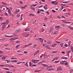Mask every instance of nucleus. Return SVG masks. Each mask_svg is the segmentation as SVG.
Listing matches in <instances>:
<instances>
[{
    "label": "nucleus",
    "instance_id": "4c0bfd02",
    "mask_svg": "<svg viewBox=\"0 0 73 73\" xmlns=\"http://www.w3.org/2000/svg\"><path fill=\"white\" fill-rule=\"evenodd\" d=\"M6 73H12V72H10L9 71H6Z\"/></svg>",
    "mask_w": 73,
    "mask_h": 73
},
{
    "label": "nucleus",
    "instance_id": "ddd939ff",
    "mask_svg": "<svg viewBox=\"0 0 73 73\" xmlns=\"http://www.w3.org/2000/svg\"><path fill=\"white\" fill-rule=\"evenodd\" d=\"M30 30H31L30 29H25V31H30Z\"/></svg>",
    "mask_w": 73,
    "mask_h": 73
},
{
    "label": "nucleus",
    "instance_id": "a878e982",
    "mask_svg": "<svg viewBox=\"0 0 73 73\" xmlns=\"http://www.w3.org/2000/svg\"><path fill=\"white\" fill-rule=\"evenodd\" d=\"M29 16H35V15H34L32 14H31L29 15Z\"/></svg>",
    "mask_w": 73,
    "mask_h": 73
},
{
    "label": "nucleus",
    "instance_id": "864d4df0",
    "mask_svg": "<svg viewBox=\"0 0 73 73\" xmlns=\"http://www.w3.org/2000/svg\"><path fill=\"white\" fill-rule=\"evenodd\" d=\"M17 62V60H14V62Z\"/></svg>",
    "mask_w": 73,
    "mask_h": 73
},
{
    "label": "nucleus",
    "instance_id": "2f4dec72",
    "mask_svg": "<svg viewBox=\"0 0 73 73\" xmlns=\"http://www.w3.org/2000/svg\"><path fill=\"white\" fill-rule=\"evenodd\" d=\"M70 44H71V41H69L68 42V46H70Z\"/></svg>",
    "mask_w": 73,
    "mask_h": 73
},
{
    "label": "nucleus",
    "instance_id": "4468645a",
    "mask_svg": "<svg viewBox=\"0 0 73 73\" xmlns=\"http://www.w3.org/2000/svg\"><path fill=\"white\" fill-rule=\"evenodd\" d=\"M12 35L9 36L6 35H5V36L6 37H12Z\"/></svg>",
    "mask_w": 73,
    "mask_h": 73
},
{
    "label": "nucleus",
    "instance_id": "412c9836",
    "mask_svg": "<svg viewBox=\"0 0 73 73\" xmlns=\"http://www.w3.org/2000/svg\"><path fill=\"white\" fill-rule=\"evenodd\" d=\"M20 45V44H19L18 45H17L16 46V48H19V46Z\"/></svg>",
    "mask_w": 73,
    "mask_h": 73
},
{
    "label": "nucleus",
    "instance_id": "393cba45",
    "mask_svg": "<svg viewBox=\"0 0 73 73\" xmlns=\"http://www.w3.org/2000/svg\"><path fill=\"white\" fill-rule=\"evenodd\" d=\"M62 3H69V1H66V2H62Z\"/></svg>",
    "mask_w": 73,
    "mask_h": 73
},
{
    "label": "nucleus",
    "instance_id": "680f3d73",
    "mask_svg": "<svg viewBox=\"0 0 73 73\" xmlns=\"http://www.w3.org/2000/svg\"><path fill=\"white\" fill-rule=\"evenodd\" d=\"M3 7H4V6H2V5H1V6H0V8H3Z\"/></svg>",
    "mask_w": 73,
    "mask_h": 73
},
{
    "label": "nucleus",
    "instance_id": "4be33fe9",
    "mask_svg": "<svg viewBox=\"0 0 73 73\" xmlns=\"http://www.w3.org/2000/svg\"><path fill=\"white\" fill-rule=\"evenodd\" d=\"M9 67H11V68H13L14 67L13 65H9Z\"/></svg>",
    "mask_w": 73,
    "mask_h": 73
},
{
    "label": "nucleus",
    "instance_id": "5701e85b",
    "mask_svg": "<svg viewBox=\"0 0 73 73\" xmlns=\"http://www.w3.org/2000/svg\"><path fill=\"white\" fill-rule=\"evenodd\" d=\"M57 33H58V32L57 31H55L54 32V35H56Z\"/></svg>",
    "mask_w": 73,
    "mask_h": 73
},
{
    "label": "nucleus",
    "instance_id": "c85d7f7f",
    "mask_svg": "<svg viewBox=\"0 0 73 73\" xmlns=\"http://www.w3.org/2000/svg\"><path fill=\"white\" fill-rule=\"evenodd\" d=\"M5 61H7V63H9V62H10V60H5Z\"/></svg>",
    "mask_w": 73,
    "mask_h": 73
},
{
    "label": "nucleus",
    "instance_id": "a211bd4d",
    "mask_svg": "<svg viewBox=\"0 0 73 73\" xmlns=\"http://www.w3.org/2000/svg\"><path fill=\"white\" fill-rule=\"evenodd\" d=\"M8 12L9 14H10V16H11V15H12V14H11V12L10 11H8Z\"/></svg>",
    "mask_w": 73,
    "mask_h": 73
},
{
    "label": "nucleus",
    "instance_id": "0e129e2a",
    "mask_svg": "<svg viewBox=\"0 0 73 73\" xmlns=\"http://www.w3.org/2000/svg\"><path fill=\"white\" fill-rule=\"evenodd\" d=\"M60 64H61L62 65H64V63L63 62L61 63V62H60Z\"/></svg>",
    "mask_w": 73,
    "mask_h": 73
},
{
    "label": "nucleus",
    "instance_id": "774afa93",
    "mask_svg": "<svg viewBox=\"0 0 73 73\" xmlns=\"http://www.w3.org/2000/svg\"><path fill=\"white\" fill-rule=\"evenodd\" d=\"M70 60H72V56H71L70 57Z\"/></svg>",
    "mask_w": 73,
    "mask_h": 73
},
{
    "label": "nucleus",
    "instance_id": "09e8293b",
    "mask_svg": "<svg viewBox=\"0 0 73 73\" xmlns=\"http://www.w3.org/2000/svg\"><path fill=\"white\" fill-rule=\"evenodd\" d=\"M40 13V11H38L37 12V14H39Z\"/></svg>",
    "mask_w": 73,
    "mask_h": 73
},
{
    "label": "nucleus",
    "instance_id": "dca6fc26",
    "mask_svg": "<svg viewBox=\"0 0 73 73\" xmlns=\"http://www.w3.org/2000/svg\"><path fill=\"white\" fill-rule=\"evenodd\" d=\"M55 28H60V26H56L55 27Z\"/></svg>",
    "mask_w": 73,
    "mask_h": 73
},
{
    "label": "nucleus",
    "instance_id": "052dcab7",
    "mask_svg": "<svg viewBox=\"0 0 73 73\" xmlns=\"http://www.w3.org/2000/svg\"><path fill=\"white\" fill-rule=\"evenodd\" d=\"M57 42V44H60V43H61V42Z\"/></svg>",
    "mask_w": 73,
    "mask_h": 73
},
{
    "label": "nucleus",
    "instance_id": "4d7b16f0",
    "mask_svg": "<svg viewBox=\"0 0 73 73\" xmlns=\"http://www.w3.org/2000/svg\"><path fill=\"white\" fill-rule=\"evenodd\" d=\"M20 42V41H17L15 42L16 43H18V42Z\"/></svg>",
    "mask_w": 73,
    "mask_h": 73
},
{
    "label": "nucleus",
    "instance_id": "69168bd1",
    "mask_svg": "<svg viewBox=\"0 0 73 73\" xmlns=\"http://www.w3.org/2000/svg\"><path fill=\"white\" fill-rule=\"evenodd\" d=\"M42 6H43L42 5H41V6H40L38 7L39 8H41V7H42Z\"/></svg>",
    "mask_w": 73,
    "mask_h": 73
},
{
    "label": "nucleus",
    "instance_id": "cd10ccee",
    "mask_svg": "<svg viewBox=\"0 0 73 73\" xmlns=\"http://www.w3.org/2000/svg\"><path fill=\"white\" fill-rule=\"evenodd\" d=\"M25 66H27L28 67V63L27 62L26 64H25Z\"/></svg>",
    "mask_w": 73,
    "mask_h": 73
},
{
    "label": "nucleus",
    "instance_id": "6ab92c4d",
    "mask_svg": "<svg viewBox=\"0 0 73 73\" xmlns=\"http://www.w3.org/2000/svg\"><path fill=\"white\" fill-rule=\"evenodd\" d=\"M37 46V44H35L33 46V48H36V46Z\"/></svg>",
    "mask_w": 73,
    "mask_h": 73
},
{
    "label": "nucleus",
    "instance_id": "b1692460",
    "mask_svg": "<svg viewBox=\"0 0 73 73\" xmlns=\"http://www.w3.org/2000/svg\"><path fill=\"white\" fill-rule=\"evenodd\" d=\"M51 2L52 4H54L56 3V1H52Z\"/></svg>",
    "mask_w": 73,
    "mask_h": 73
},
{
    "label": "nucleus",
    "instance_id": "6e6552de",
    "mask_svg": "<svg viewBox=\"0 0 73 73\" xmlns=\"http://www.w3.org/2000/svg\"><path fill=\"white\" fill-rule=\"evenodd\" d=\"M2 30H3V29H4V28H5V27H6V25H2Z\"/></svg>",
    "mask_w": 73,
    "mask_h": 73
},
{
    "label": "nucleus",
    "instance_id": "e2e57ef3",
    "mask_svg": "<svg viewBox=\"0 0 73 73\" xmlns=\"http://www.w3.org/2000/svg\"><path fill=\"white\" fill-rule=\"evenodd\" d=\"M65 46H66V47H67L68 46V45L66 44H65Z\"/></svg>",
    "mask_w": 73,
    "mask_h": 73
},
{
    "label": "nucleus",
    "instance_id": "ea45409f",
    "mask_svg": "<svg viewBox=\"0 0 73 73\" xmlns=\"http://www.w3.org/2000/svg\"><path fill=\"white\" fill-rule=\"evenodd\" d=\"M60 62V61H55L54 62H55V63H58V62Z\"/></svg>",
    "mask_w": 73,
    "mask_h": 73
},
{
    "label": "nucleus",
    "instance_id": "7ed1b4c3",
    "mask_svg": "<svg viewBox=\"0 0 73 73\" xmlns=\"http://www.w3.org/2000/svg\"><path fill=\"white\" fill-rule=\"evenodd\" d=\"M23 35L25 37H28V36H29V34L28 33H24Z\"/></svg>",
    "mask_w": 73,
    "mask_h": 73
},
{
    "label": "nucleus",
    "instance_id": "3c124183",
    "mask_svg": "<svg viewBox=\"0 0 73 73\" xmlns=\"http://www.w3.org/2000/svg\"><path fill=\"white\" fill-rule=\"evenodd\" d=\"M29 46V45H25L24 46H25V47H27V46Z\"/></svg>",
    "mask_w": 73,
    "mask_h": 73
},
{
    "label": "nucleus",
    "instance_id": "39448f33",
    "mask_svg": "<svg viewBox=\"0 0 73 73\" xmlns=\"http://www.w3.org/2000/svg\"><path fill=\"white\" fill-rule=\"evenodd\" d=\"M57 70H59V71H61L62 70V68L59 67H58L57 69Z\"/></svg>",
    "mask_w": 73,
    "mask_h": 73
},
{
    "label": "nucleus",
    "instance_id": "603ef678",
    "mask_svg": "<svg viewBox=\"0 0 73 73\" xmlns=\"http://www.w3.org/2000/svg\"><path fill=\"white\" fill-rule=\"evenodd\" d=\"M59 58L58 57H56V60H58V59H59Z\"/></svg>",
    "mask_w": 73,
    "mask_h": 73
},
{
    "label": "nucleus",
    "instance_id": "a18cd8bd",
    "mask_svg": "<svg viewBox=\"0 0 73 73\" xmlns=\"http://www.w3.org/2000/svg\"><path fill=\"white\" fill-rule=\"evenodd\" d=\"M18 32H20L21 30L20 29H18L17 30Z\"/></svg>",
    "mask_w": 73,
    "mask_h": 73
},
{
    "label": "nucleus",
    "instance_id": "c03bdc74",
    "mask_svg": "<svg viewBox=\"0 0 73 73\" xmlns=\"http://www.w3.org/2000/svg\"><path fill=\"white\" fill-rule=\"evenodd\" d=\"M62 11L64 12H66V9H64V10H63Z\"/></svg>",
    "mask_w": 73,
    "mask_h": 73
},
{
    "label": "nucleus",
    "instance_id": "58836bf2",
    "mask_svg": "<svg viewBox=\"0 0 73 73\" xmlns=\"http://www.w3.org/2000/svg\"><path fill=\"white\" fill-rule=\"evenodd\" d=\"M23 53L24 54H27V53H28V52L27 51H24Z\"/></svg>",
    "mask_w": 73,
    "mask_h": 73
},
{
    "label": "nucleus",
    "instance_id": "2eb2a0df",
    "mask_svg": "<svg viewBox=\"0 0 73 73\" xmlns=\"http://www.w3.org/2000/svg\"><path fill=\"white\" fill-rule=\"evenodd\" d=\"M63 45H64V43H62L60 44V47H62L63 46Z\"/></svg>",
    "mask_w": 73,
    "mask_h": 73
},
{
    "label": "nucleus",
    "instance_id": "1a4fd4ad",
    "mask_svg": "<svg viewBox=\"0 0 73 73\" xmlns=\"http://www.w3.org/2000/svg\"><path fill=\"white\" fill-rule=\"evenodd\" d=\"M53 27H50V32H52V31H53Z\"/></svg>",
    "mask_w": 73,
    "mask_h": 73
},
{
    "label": "nucleus",
    "instance_id": "13d9d810",
    "mask_svg": "<svg viewBox=\"0 0 73 73\" xmlns=\"http://www.w3.org/2000/svg\"><path fill=\"white\" fill-rule=\"evenodd\" d=\"M58 2H56L54 4V5H57V4H58Z\"/></svg>",
    "mask_w": 73,
    "mask_h": 73
},
{
    "label": "nucleus",
    "instance_id": "338daca9",
    "mask_svg": "<svg viewBox=\"0 0 73 73\" xmlns=\"http://www.w3.org/2000/svg\"><path fill=\"white\" fill-rule=\"evenodd\" d=\"M27 6H28V5H25V6L24 7L25 8H26V7H27Z\"/></svg>",
    "mask_w": 73,
    "mask_h": 73
},
{
    "label": "nucleus",
    "instance_id": "5fc2aeb1",
    "mask_svg": "<svg viewBox=\"0 0 73 73\" xmlns=\"http://www.w3.org/2000/svg\"><path fill=\"white\" fill-rule=\"evenodd\" d=\"M15 36V34H13V35H12V36H11L12 37H13V36Z\"/></svg>",
    "mask_w": 73,
    "mask_h": 73
},
{
    "label": "nucleus",
    "instance_id": "f257e3e1",
    "mask_svg": "<svg viewBox=\"0 0 73 73\" xmlns=\"http://www.w3.org/2000/svg\"><path fill=\"white\" fill-rule=\"evenodd\" d=\"M52 42V41L51 40H50L47 43H46L45 45V48H47V47H48L50 45V44Z\"/></svg>",
    "mask_w": 73,
    "mask_h": 73
},
{
    "label": "nucleus",
    "instance_id": "f704fd0d",
    "mask_svg": "<svg viewBox=\"0 0 73 73\" xmlns=\"http://www.w3.org/2000/svg\"><path fill=\"white\" fill-rule=\"evenodd\" d=\"M5 15H6V16H8V14L7 13H5Z\"/></svg>",
    "mask_w": 73,
    "mask_h": 73
},
{
    "label": "nucleus",
    "instance_id": "aec40b11",
    "mask_svg": "<svg viewBox=\"0 0 73 73\" xmlns=\"http://www.w3.org/2000/svg\"><path fill=\"white\" fill-rule=\"evenodd\" d=\"M29 66H31V67H33L32 66V64L31 63V62H29Z\"/></svg>",
    "mask_w": 73,
    "mask_h": 73
},
{
    "label": "nucleus",
    "instance_id": "8fccbe9b",
    "mask_svg": "<svg viewBox=\"0 0 73 73\" xmlns=\"http://www.w3.org/2000/svg\"><path fill=\"white\" fill-rule=\"evenodd\" d=\"M54 68H52L51 69V70H54Z\"/></svg>",
    "mask_w": 73,
    "mask_h": 73
},
{
    "label": "nucleus",
    "instance_id": "bf43d9fd",
    "mask_svg": "<svg viewBox=\"0 0 73 73\" xmlns=\"http://www.w3.org/2000/svg\"><path fill=\"white\" fill-rule=\"evenodd\" d=\"M0 20H3V18L1 17H0Z\"/></svg>",
    "mask_w": 73,
    "mask_h": 73
},
{
    "label": "nucleus",
    "instance_id": "0eeeda50",
    "mask_svg": "<svg viewBox=\"0 0 73 73\" xmlns=\"http://www.w3.org/2000/svg\"><path fill=\"white\" fill-rule=\"evenodd\" d=\"M41 65H42V66H44V67H46H46H48L49 66H48V65L46 64H41Z\"/></svg>",
    "mask_w": 73,
    "mask_h": 73
},
{
    "label": "nucleus",
    "instance_id": "c9c22d12",
    "mask_svg": "<svg viewBox=\"0 0 73 73\" xmlns=\"http://www.w3.org/2000/svg\"><path fill=\"white\" fill-rule=\"evenodd\" d=\"M30 8H31V9H33L34 11H35V8H33V7H31Z\"/></svg>",
    "mask_w": 73,
    "mask_h": 73
},
{
    "label": "nucleus",
    "instance_id": "20e7f679",
    "mask_svg": "<svg viewBox=\"0 0 73 73\" xmlns=\"http://www.w3.org/2000/svg\"><path fill=\"white\" fill-rule=\"evenodd\" d=\"M48 5H46L43 6V8L45 9H48Z\"/></svg>",
    "mask_w": 73,
    "mask_h": 73
},
{
    "label": "nucleus",
    "instance_id": "e433bc0d",
    "mask_svg": "<svg viewBox=\"0 0 73 73\" xmlns=\"http://www.w3.org/2000/svg\"><path fill=\"white\" fill-rule=\"evenodd\" d=\"M40 11H41V12H44V10H43V9H38Z\"/></svg>",
    "mask_w": 73,
    "mask_h": 73
},
{
    "label": "nucleus",
    "instance_id": "9b49d317",
    "mask_svg": "<svg viewBox=\"0 0 73 73\" xmlns=\"http://www.w3.org/2000/svg\"><path fill=\"white\" fill-rule=\"evenodd\" d=\"M57 45L56 43H55L53 44L52 45V47H54V46H56Z\"/></svg>",
    "mask_w": 73,
    "mask_h": 73
},
{
    "label": "nucleus",
    "instance_id": "bb28decb",
    "mask_svg": "<svg viewBox=\"0 0 73 73\" xmlns=\"http://www.w3.org/2000/svg\"><path fill=\"white\" fill-rule=\"evenodd\" d=\"M3 69L5 70H9V68H3Z\"/></svg>",
    "mask_w": 73,
    "mask_h": 73
},
{
    "label": "nucleus",
    "instance_id": "f03ea898",
    "mask_svg": "<svg viewBox=\"0 0 73 73\" xmlns=\"http://www.w3.org/2000/svg\"><path fill=\"white\" fill-rule=\"evenodd\" d=\"M9 22V21L8 20H6L5 22V23H2V25H5V24H8Z\"/></svg>",
    "mask_w": 73,
    "mask_h": 73
},
{
    "label": "nucleus",
    "instance_id": "6e6d98bb",
    "mask_svg": "<svg viewBox=\"0 0 73 73\" xmlns=\"http://www.w3.org/2000/svg\"><path fill=\"white\" fill-rule=\"evenodd\" d=\"M61 7H62V8L61 9V10H62V9H63V8L64 7H63V6H61Z\"/></svg>",
    "mask_w": 73,
    "mask_h": 73
},
{
    "label": "nucleus",
    "instance_id": "7c9ffc66",
    "mask_svg": "<svg viewBox=\"0 0 73 73\" xmlns=\"http://www.w3.org/2000/svg\"><path fill=\"white\" fill-rule=\"evenodd\" d=\"M3 52H4L3 51H0V54H3Z\"/></svg>",
    "mask_w": 73,
    "mask_h": 73
},
{
    "label": "nucleus",
    "instance_id": "a19ab883",
    "mask_svg": "<svg viewBox=\"0 0 73 73\" xmlns=\"http://www.w3.org/2000/svg\"><path fill=\"white\" fill-rule=\"evenodd\" d=\"M71 51H72V52H73V47L71 48Z\"/></svg>",
    "mask_w": 73,
    "mask_h": 73
},
{
    "label": "nucleus",
    "instance_id": "f3484780",
    "mask_svg": "<svg viewBox=\"0 0 73 73\" xmlns=\"http://www.w3.org/2000/svg\"><path fill=\"white\" fill-rule=\"evenodd\" d=\"M68 28L70 29H71V30H73V28L72 27L68 26Z\"/></svg>",
    "mask_w": 73,
    "mask_h": 73
},
{
    "label": "nucleus",
    "instance_id": "423d86ee",
    "mask_svg": "<svg viewBox=\"0 0 73 73\" xmlns=\"http://www.w3.org/2000/svg\"><path fill=\"white\" fill-rule=\"evenodd\" d=\"M38 52H40V50H38L36 52H35L34 55V56H36V55L37 54V53H38Z\"/></svg>",
    "mask_w": 73,
    "mask_h": 73
},
{
    "label": "nucleus",
    "instance_id": "72a5a7b5",
    "mask_svg": "<svg viewBox=\"0 0 73 73\" xmlns=\"http://www.w3.org/2000/svg\"><path fill=\"white\" fill-rule=\"evenodd\" d=\"M46 57H47V55L46 54L44 56V58L45 59L46 58Z\"/></svg>",
    "mask_w": 73,
    "mask_h": 73
},
{
    "label": "nucleus",
    "instance_id": "f8f14e48",
    "mask_svg": "<svg viewBox=\"0 0 73 73\" xmlns=\"http://www.w3.org/2000/svg\"><path fill=\"white\" fill-rule=\"evenodd\" d=\"M18 38H12L11 39H10V40H11V41H13V40H16V39H17Z\"/></svg>",
    "mask_w": 73,
    "mask_h": 73
},
{
    "label": "nucleus",
    "instance_id": "473e14b6",
    "mask_svg": "<svg viewBox=\"0 0 73 73\" xmlns=\"http://www.w3.org/2000/svg\"><path fill=\"white\" fill-rule=\"evenodd\" d=\"M44 20H45V21H47V20H48V18H47V17L45 18L44 19Z\"/></svg>",
    "mask_w": 73,
    "mask_h": 73
},
{
    "label": "nucleus",
    "instance_id": "49530a36",
    "mask_svg": "<svg viewBox=\"0 0 73 73\" xmlns=\"http://www.w3.org/2000/svg\"><path fill=\"white\" fill-rule=\"evenodd\" d=\"M36 64H33L32 65V66H36Z\"/></svg>",
    "mask_w": 73,
    "mask_h": 73
},
{
    "label": "nucleus",
    "instance_id": "de8ad7c7",
    "mask_svg": "<svg viewBox=\"0 0 73 73\" xmlns=\"http://www.w3.org/2000/svg\"><path fill=\"white\" fill-rule=\"evenodd\" d=\"M37 4H34L33 5H33L34 7H36V5H37Z\"/></svg>",
    "mask_w": 73,
    "mask_h": 73
},
{
    "label": "nucleus",
    "instance_id": "79ce46f5",
    "mask_svg": "<svg viewBox=\"0 0 73 73\" xmlns=\"http://www.w3.org/2000/svg\"><path fill=\"white\" fill-rule=\"evenodd\" d=\"M17 33H18V32L17 31V30L15 31V33L16 34Z\"/></svg>",
    "mask_w": 73,
    "mask_h": 73
},
{
    "label": "nucleus",
    "instance_id": "c756f323",
    "mask_svg": "<svg viewBox=\"0 0 73 73\" xmlns=\"http://www.w3.org/2000/svg\"><path fill=\"white\" fill-rule=\"evenodd\" d=\"M47 70H48V71H49L50 70H51V69H49L48 68H47Z\"/></svg>",
    "mask_w": 73,
    "mask_h": 73
},
{
    "label": "nucleus",
    "instance_id": "37998d69",
    "mask_svg": "<svg viewBox=\"0 0 73 73\" xmlns=\"http://www.w3.org/2000/svg\"><path fill=\"white\" fill-rule=\"evenodd\" d=\"M21 8H22V9H25V7H21Z\"/></svg>",
    "mask_w": 73,
    "mask_h": 73
},
{
    "label": "nucleus",
    "instance_id": "9d476101",
    "mask_svg": "<svg viewBox=\"0 0 73 73\" xmlns=\"http://www.w3.org/2000/svg\"><path fill=\"white\" fill-rule=\"evenodd\" d=\"M5 58H6V57H5L4 56H3L2 57V60H5Z\"/></svg>",
    "mask_w": 73,
    "mask_h": 73
}]
</instances>
